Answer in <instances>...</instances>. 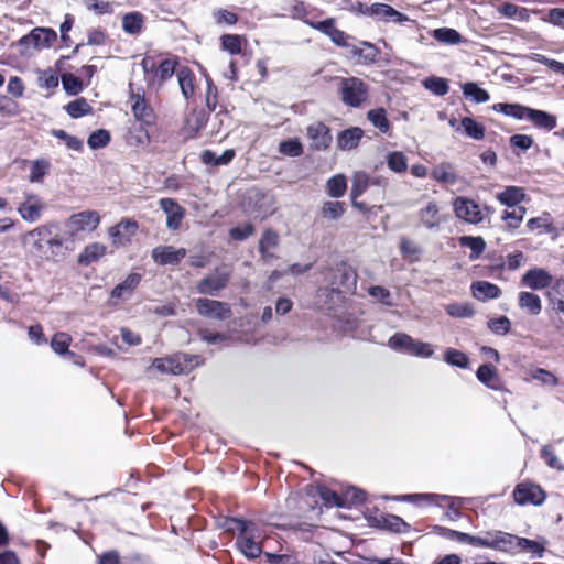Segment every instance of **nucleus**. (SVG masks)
<instances>
[{
    "instance_id": "b1692460",
    "label": "nucleus",
    "mask_w": 564,
    "mask_h": 564,
    "mask_svg": "<svg viewBox=\"0 0 564 564\" xmlns=\"http://www.w3.org/2000/svg\"><path fill=\"white\" fill-rule=\"evenodd\" d=\"M373 527L384 529L394 533H405L410 530V524L401 517L395 514H380L371 520Z\"/></svg>"
},
{
    "instance_id": "473e14b6",
    "label": "nucleus",
    "mask_w": 564,
    "mask_h": 564,
    "mask_svg": "<svg viewBox=\"0 0 564 564\" xmlns=\"http://www.w3.org/2000/svg\"><path fill=\"white\" fill-rule=\"evenodd\" d=\"M492 110L507 117L522 120L528 118L530 107L520 104L498 102L492 106Z\"/></svg>"
},
{
    "instance_id": "2f4dec72",
    "label": "nucleus",
    "mask_w": 564,
    "mask_h": 564,
    "mask_svg": "<svg viewBox=\"0 0 564 564\" xmlns=\"http://www.w3.org/2000/svg\"><path fill=\"white\" fill-rule=\"evenodd\" d=\"M496 198L507 207H518V204L525 199V193L522 187L507 186L496 195Z\"/></svg>"
},
{
    "instance_id": "0e129e2a",
    "label": "nucleus",
    "mask_w": 564,
    "mask_h": 564,
    "mask_svg": "<svg viewBox=\"0 0 564 564\" xmlns=\"http://www.w3.org/2000/svg\"><path fill=\"white\" fill-rule=\"evenodd\" d=\"M178 84L183 96L187 99L194 93L193 75L189 69L182 67L177 70Z\"/></svg>"
},
{
    "instance_id": "4468645a",
    "label": "nucleus",
    "mask_w": 564,
    "mask_h": 564,
    "mask_svg": "<svg viewBox=\"0 0 564 564\" xmlns=\"http://www.w3.org/2000/svg\"><path fill=\"white\" fill-rule=\"evenodd\" d=\"M357 273L348 265L338 267L333 275L330 292L348 293L356 289Z\"/></svg>"
},
{
    "instance_id": "0eeeda50",
    "label": "nucleus",
    "mask_w": 564,
    "mask_h": 564,
    "mask_svg": "<svg viewBox=\"0 0 564 564\" xmlns=\"http://www.w3.org/2000/svg\"><path fill=\"white\" fill-rule=\"evenodd\" d=\"M400 500L412 503H420L421 501H426L429 503H435L437 506H440L442 502H447V516L449 517L451 520H457L462 517V512L459 511L458 508H455V501H459V505H463L466 499L462 497L440 494H411L400 497Z\"/></svg>"
},
{
    "instance_id": "338daca9",
    "label": "nucleus",
    "mask_w": 564,
    "mask_h": 564,
    "mask_svg": "<svg viewBox=\"0 0 564 564\" xmlns=\"http://www.w3.org/2000/svg\"><path fill=\"white\" fill-rule=\"evenodd\" d=\"M90 105L84 99L79 98L74 101H70L66 106V111L72 118H79L82 116H85L87 113L91 112Z\"/></svg>"
},
{
    "instance_id": "e2e57ef3",
    "label": "nucleus",
    "mask_w": 564,
    "mask_h": 564,
    "mask_svg": "<svg viewBox=\"0 0 564 564\" xmlns=\"http://www.w3.org/2000/svg\"><path fill=\"white\" fill-rule=\"evenodd\" d=\"M487 327L491 333L498 336H505L511 330V321L507 316H499L490 318L487 322Z\"/></svg>"
},
{
    "instance_id": "49530a36",
    "label": "nucleus",
    "mask_w": 564,
    "mask_h": 564,
    "mask_svg": "<svg viewBox=\"0 0 564 564\" xmlns=\"http://www.w3.org/2000/svg\"><path fill=\"white\" fill-rule=\"evenodd\" d=\"M433 37L444 44L456 45L463 42V36L452 28H438L433 31Z\"/></svg>"
},
{
    "instance_id": "f704fd0d",
    "label": "nucleus",
    "mask_w": 564,
    "mask_h": 564,
    "mask_svg": "<svg viewBox=\"0 0 564 564\" xmlns=\"http://www.w3.org/2000/svg\"><path fill=\"white\" fill-rule=\"evenodd\" d=\"M463 96L475 104H484L490 99L489 93L475 82H467L462 86Z\"/></svg>"
},
{
    "instance_id": "7ed1b4c3",
    "label": "nucleus",
    "mask_w": 564,
    "mask_h": 564,
    "mask_svg": "<svg viewBox=\"0 0 564 564\" xmlns=\"http://www.w3.org/2000/svg\"><path fill=\"white\" fill-rule=\"evenodd\" d=\"M198 365V357L174 355L167 358H155L148 371L156 370L161 375H181L192 370Z\"/></svg>"
},
{
    "instance_id": "6ab92c4d",
    "label": "nucleus",
    "mask_w": 564,
    "mask_h": 564,
    "mask_svg": "<svg viewBox=\"0 0 564 564\" xmlns=\"http://www.w3.org/2000/svg\"><path fill=\"white\" fill-rule=\"evenodd\" d=\"M44 208L45 203L37 195L26 194L25 200L18 207V213L25 221L34 223L40 219Z\"/></svg>"
},
{
    "instance_id": "cd10ccee",
    "label": "nucleus",
    "mask_w": 564,
    "mask_h": 564,
    "mask_svg": "<svg viewBox=\"0 0 564 564\" xmlns=\"http://www.w3.org/2000/svg\"><path fill=\"white\" fill-rule=\"evenodd\" d=\"M362 135L364 131L358 127L345 129L337 135V147L344 151L356 149Z\"/></svg>"
},
{
    "instance_id": "c9c22d12",
    "label": "nucleus",
    "mask_w": 564,
    "mask_h": 564,
    "mask_svg": "<svg viewBox=\"0 0 564 564\" xmlns=\"http://www.w3.org/2000/svg\"><path fill=\"white\" fill-rule=\"evenodd\" d=\"M460 247L470 249L469 260H477L486 249V242L480 236H462L458 239Z\"/></svg>"
},
{
    "instance_id": "5fc2aeb1",
    "label": "nucleus",
    "mask_w": 564,
    "mask_h": 564,
    "mask_svg": "<svg viewBox=\"0 0 564 564\" xmlns=\"http://www.w3.org/2000/svg\"><path fill=\"white\" fill-rule=\"evenodd\" d=\"M50 169L51 163L45 159H37L33 161L30 169L29 181L31 183H41Z\"/></svg>"
},
{
    "instance_id": "4c0bfd02",
    "label": "nucleus",
    "mask_w": 564,
    "mask_h": 564,
    "mask_svg": "<svg viewBox=\"0 0 564 564\" xmlns=\"http://www.w3.org/2000/svg\"><path fill=\"white\" fill-rule=\"evenodd\" d=\"M132 112L138 120L149 123L152 119V110L148 107L144 97L140 94L131 91L130 96Z\"/></svg>"
},
{
    "instance_id": "f03ea898",
    "label": "nucleus",
    "mask_w": 564,
    "mask_h": 564,
    "mask_svg": "<svg viewBox=\"0 0 564 564\" xmlns=\"http://www.w3.org/2000/svg\"><path fill=\"white\" fill-rule=\"evenodd\" d=\"M338 93L344 105L359 108L368 99L369 87L358 77H340Z\"/></svg>"
},
{
    "instance_id": "680f3d73",
    "label": "nucleus",
    "mask_w": 564,
    "mask_h": 564,
    "mask_svg": "<svg viewBox=\"0 0 564 564\" xmlns=\"http://www.w3.org/2000/svg\"><path fill=\"white\" fill-rule=\"evenodd\" d=\"M525 213L527 209L524 207L518 206L512 210H505L501 219L506 221L508 228L517 229L521 225Z\"/></svg>"
},
{
    "instance_id": "09e8293b",
    "label": "nucleus",
    "mask_w": 564,
    "mask_h": 564,
    "mask_svg": "<svg viewBox=\"0 0 564 564\" xmlns=\"http://www.w3.org/2000/svg\"><path fill=\"white\" fill-rule=\"evenodd\" d=\"M425 89L434 94L435 96H445L449 90L448 80L443 77L430 76L423 80Z\"/></svg>"
},
{
    "instance_id": "c85d7f7f",
    "label": "nucleus",
    "mask_w": 564,
    "mask_h": 564,
    "mask_svg": "<svg viewBox=\"0 0 564 564\" xmlns=\"http://www.w3.org/2000/svg\"><path fill=\"white\" fill-rule=\"evenodd\" d=\"M142 280L141 274L130 273L126 280L116 285L111 291L112 299H128L132 295L133 291L138 288Z\"/></svg>"
},
{
    "instance_id": "6e6552de",
    "label": "nucleus",
    "mask_w": 564,
    "mask_h": 564,
    "mask_svg": "<svg viewBox=\"0 0 564 564\" xmlns=\"http://www.w3.org/2000/svg\"><path fill=\"white\" fill-rule=\"evenodd\" d=\"M100 223V216L95 210H84L72 215L66 227L69 235L74 238L79 237L83 234L94 231Z\"/></svg>"
},
{
    "instance_id": "e433bc0d",
    "label": "nucleus",
    "mask_w": 564,
    "mask_h": 564,
    "mask_svg": "<svg viewBox=\"0 0 564 564\" xmlns=\"http://www.w3.org/2000/svg\"><path fill=\"white\" fill-rule=\"evenodd\" d=\"M519 306L531 315H539L542 311L541 299L533 292L522 291L519 293Z\"/></svg>"
},
{
    "instance_id": "9b49d317",
    "label": "nucleus",
    "mask_w": 564,
    "mask_h": 564,
    "mask_svg": "<svg viewBox=\"0 0 564 564\" xmlns=\"http://www.w3.org/2000/svg\"><path fill=\"white\" fill-rule=\"evenodd\" d=\"M304 22L312 29L317 30L321 33H323L324 35H326L327 37H329V40L336 46L346 47V48L350 47L351 44L348 42L350 36L347 33H345L344 31H341L335 26V19L327 18L323 21L305 20Z\"/></svg>"
},
{
    "instance_id": "9d476101",
    "label": "nucleus",
    "mask_w": 564,
    "mask_h": 564,
    "mask_svg": "<svg viewBox=\"0 0 564 564\" xmlns=\"http://www.w3.org/2000/svg\"><path fill=\"white\" fill-rule=\"evenodd\" d=\"M512 496L514 502L519 506H541L546 499V494L541 486L532 482L518 484L513 489Z\"/></svg>"
},
{
    "instance_id": "864d4df0",
    "label": "nucleus",
    "mask_w": 564,
    "mask_h": 564,
    "mask_svg": "<svg viewBox=\"0 0 564 564\" xmlns=\"http://www.w3.org/2000/svg\"><path fill=\"white\" fill-rule=\"evenodd\" d=\"M370 186V176L366 172H356L352 177L350 198H359Z\"/></svg>"
},
{
    "instance_id": "412c9836",
    "label": "nucleus",
    "mask_w": 564,
    "mask_h": 564,
    "mask_svg": "<svg viewBox=\"0 0 564 564\" xmlns=\"http://www.w3.org/2000/svg\"><path fill=\"white\" fill-rule=\"evenodd\" d=\"M185 256L184 248L175 249L172 246H160L152 250V258L160 265L177 264Z\"/></svg>"
},
{
    "instance_id": "f8f14e48",
    "label": "nucleus",
    "mask_w": 564,
    "mask_h": 564,
    "mask_svg": "<svg viewBox=\"0 0 564 564\" xmlns=\"http://www.w3.org/2000/svg\"><path fill=\"white\" fill-rule=\"evenodd\" d=\"M257 524H249V530L236 538V546L247 560H256L262 554V546L256 541Z\"/></svg>"
},
{
    "instance_id": "423d86ee",
    "label": "nucleus",
    "mask_w": 564,
    "mask_h": 564,
    "mask_svg": "<svg viewBox=\"0 0 564 564\" xmlns=\"http://www.w3.org/2000/svg\"><path fill=\"white\" fill-rule=\"evenodd\" d=\"M547 296L551 324L561 335H564V280L556 281L549 290Z\"/></svg>"
},
{
    "instance_id": "052dcab7",
    "label": "nucleus",
    "mask_w": 564,
    "mask_h": 564,
    "mask_svg": "<svg viewBox=\"0 0 564 564\" xmlns=\"http://www.w3.org/2000/svg\"><path fill=\"white\" fill-rule=\"evenodd\" d=\"M279 152L286 156L296 158L303 154V145L297 138H290L280 142Z\"/></svg>"
},
{
    "instance_id": "a878e982",
    "label": "nucleus",
    "mask_w": 564,
    "mask_h": 564,
    "mask_svg": "<svg viewBox=\"0 0 564 564\" xmlns=\"http://www.w3.org/2000/svg\"><path fill=\"white\" fill-rule=\"evenodd\" d=\"M138 225L135 221L127 219L109 229V235L115 245H126L130 237L135 234Z\"/></svg>"
},
{
    "instance_id": "bb28decb",
    "label": "nucleus",
    "mask_w": 564,
    "mask_h": 564,
    "mask_svg": "<svg viewBox=\"0 0 564 564\" xmlns=\"http://www.w3.org/2000/svg\"><path fill=\"white\" fill-rule=\"evenodd\" d=\"M473 296L481 302L498 299L501 290L498 285L488 281H476L471 283Z\"/></svg>"
},
{
    "instance_id": "bf43d9fd",
    "label": "nucleus",
    "mask_w": 564,
    "mask_h": 564,
    "mask_svg": "<svg viewBox=\"0 0 564 564\" xmlns=\"http://www.w3.org/2000/svg\"><path fill=\"white\" fill-rule=\"evenodd\" d=\"M256 232V227L250 221L242 225L231 227L228 231L229 238L232 241H245Z\"/></svg>"
},
{
    "instance_id": "37998d69",
    "label": "nucleus",
    "mask_w": 564,
    "mask_h": 564,
    "mask_svg": "<svg viewBox=\"0 0 564 564\" xmlns=\"http://www.w3.org/2000/svg\"><path fill=\"white\" fill-rule=\"evenodd\" d=\"M460 127L463 128L464 133L474 140L479 141L485 137V127L471 117L462 118Z\"/></svg>"
},
{
    "instance_id": "a18cd8bd",
    "label": "nucleus",
    "mask_w": 564,
    "mask_h": 564,
    "mask_svg": "<svg viewBox=\"0 0 564 564\" xmlns=\"http://www.w3.org/2000/svg\"><path fill=\"white\" fill-rule=\"evenodd\" d=\"M326 191L332 198L343 197L347 191L346 177L343 174L332 176L326 183Z\"/></svg>"
},
{
    "instance_id": "13d9d810",
    "label": "nucleus",
    "mask_w": 564,
    "mask_h": 564,
    "mask_svg": "<svg viewBox=\"0 0 564 564\" xmlns=\"http://www.w3.org/2000/svg\"><path fill=\"white\" fill-rule=\"evenodd\" d=\"M387 165L394 173H403L408 170V159L401 151H392L387 155Z\"/></svg>"
},
{
    "instance_id": "a211bd4d",
    "label": "nucleus",
    "mask_w": 564,
    "mask_h": 564,
    "mask_svg": "<svg viewBox=\"0 0 564 564\" xmlns=\"http://www.w3.org/2000/svg\"><path fill=\"white\" fill-rule=\"evenodd\" d=\"M159 205L166 214V227L170 230H177L185 217V209L172 198H161Z\"/></svg>"
},
{
    "instance_id": "f257e3e1",
    "label": "nucleus",
    "mask_w": 564,
    "mask_h": 564,
    "mask_svg": "<svg viewBox=\"0 0 564 564\" xmlns=\"http://www.w3.org/2000/svg\"><path fill=\"white\" fill-rule=\"evenodd\" d=\"M245 213L261 220L268 218L275 212V198L269 191L250 188L246 192L242 199Z\"/></svg>"
},
{
    "instance_id": "7c9ffc66",
    "label": "nucleus",
    "mask_w": 564,
    "mask_h": 564,
    "mask_svg": "<svg viewBox=\"0 0 564 564\" xmlns=\"http://www.w3.org/2000/svg\"><path fill=\"white\" fill-rule=\"evenodd\" d=\"M421 224L430 230H437L441 224L440 209L435 202H430L425 208L419 212Z\"/></svg>"
},
{
    "instance_id": "4d7b16f0",
    "label": "nucleus",
    "mask_w": 564,
    "mask_h": 564,
    "mask_svg": "<svg viewBox=\"0 0 564 564\" xmlns=\"http://www.w3.org/2000/svg\"><path fill=\"white\" fill-rule=\"evenodd\" d=\"M143 17L139 12H131L122 18V28L129 34H139L142 30Z\"/></svg>"
},
{
    "instance_id": "20e7f679",
    "label": "nucleus",
    "mask_w": 564,
    "mask_h": 564,
    "mask_svg": "<svg viewBox=\"0 0 564 564\" xmlns=\"http://www.w3.org/2000/svg\"><path fill=\"white\" fill-rule=\"evenodd\" d=\"M498 541H502L500 542L502 546L497 547V551L500 552H512L514 549H519L530 552L533 558H541L545 551L544 545L535 540L520 538L503 531H498Z\"/></svg>"
},
{
    "instance_id": "79ce46f5",
    "label": "nucleus",
    "mask_w": 564,
    "mask_h": 564,
    "mask_svg": "<svg viewBox=\"0 0 564 564\" xmlns=\"http://www.w3.org/2000/svg\"><path fill=\"white\" fill-rule=\"evenodd\" d=\"M444 361L452 367L467 369L470 365L469 357L462 350L446 348L444 351Z\"/></svg>"
},
{
    "instance_id": "8fccbe9b",
    "label": "nucleus",
    "mask_w": 564,
    "mask_h": 564,
    "mask_svg": "<svg viewBox=\"0 0 564 564\" xmlns=\"http://www.w3.org/2000/svg\"><path fill=\"white\" fill-rule=\"evenodd\" d=\"M369 15L382 21H390L391 17H401V12L386 3H373L368 9Z\"/></svg>"
},
{
    "instance_id": "39448f33",
    "label": "nucleus",
    "mask_w": 564,
    "mask_h": 564,
    "mask_svg": "<svg viewBox=\"0 0 564 564\" xmlns=\"http://www.w3.org/2000/svg\"><path fill=\"white\" fill-rule=\"evenodd\" d=\"M441 534L452 541H456L459 543H466L473 546L479 547H488L497 551V547H500V542L498 541V531H488L485 533V536H475L465 532L456 531L453 529L438 527Z\"/></svg>"
},
{
    "instance_id": "ea45409f",
    "label": "nucleus",
    "mask_w": 564,
    "mask_h": 564,
    "mask_svg": "<svg viewBox=\"0 0 564 564\" xmlns=\"http://www.w3.org/2000/svg\"><path fill=\"white\" fill-rule=\"evenodd\" d=\"M413 343L412 336L405 333H395L389 338L388 346L395 351L410 355Z\"/></svg>"
},
{
    "instance_id": "6e6d98bb",
    "label": "nucleus",
    "mask_w": 564,
    "mask_h": 564,
    "mask_svg": "<svg viewBox=\"0 0 564 564\" xmlns=\"http://www.w3.org/2000/svg\"><path fill=\"white\" fill-rule=\"evenodd\" d=\"M318 497L323 500L325 507H338L343 508L344 502L341 500V495H338L336 491L332 490L326 486L317 487Z\"/></svg>"
},
{
    "instance_id": "aec40b11",
    "label": "nucleus",
    "mask_w": 564,
    "mask_h": 564,
    "mask_svg": "<svg viewBox=\"0 0 564 564\" xmlns=\"http://www.w3.org/2000/svg\"><path fill=\"white\" fill-rule=\"evenodd\" d=\"M553 276L542 268H532L528 270L521 279L522 285L532 290H543L551 286Z\"/></svg>"
},
{
    "instance_id": "4be33fe9",
    "label": "nucleus",
    "mask_w": 564,
    "mask_h": 564,
    "mask_svg": "<svg viewBox=\"0 0 564 564\" xmlns=\"http://www.w3.org/2000/svg\"><path fill=\"white\" fill-rule=\"evenodd\" d=\"M243 42L246 43L247 40L238 34H224L220 36V46L224 51L228 52L230 55L240 54L246 63H248L251 57V51L247 47H242Z\"/></svg>"
},
{
    "instance_id": "c756f323",
    "label": "nucleus",
    "mask_w": 564,
    "mask_h": 564,
    "mask_svg": "<svg viewBox=\"0 0 564 564\" xmlns=\"http://www.w3.org/2000/svg\"><path fill=\"white\" fill-rule=\"evenodd\" d=\"M527 120L531 121L534 127L546 131L553 130L557 124V119L554 115L533 108H530Z\"/></svg>"
},
{
    "instance_id": "72a5a7b5",
    "label": "nucleus",
    "mask_w": 564,
    "mask_h": 564,
    "mask_svg": "<svg viewBox=\"0 0 564 564\" xmlns=\"http://www.w3.org/2000/svg\"><path fill=\"white\" fill-rule=\"evenodd\" d=\"M279 245V235L275 230L268 228L265 229L259 240V252L263 260L273 258V254L269 252L270 248H275Z\"/></svg>"
},
{
    "instance_id": "a19ab883",
    "label": "nucleus",
    "mask_w": 564,
    "mask_h": 564,
    "mask_svg": "<svg viewBox=\"0 0 564 564\" xmlns=\"http://www.w3.org/2000/svg\"><path fill=\"white\" fill-rule=\"evenodd\" d=\"M367 119L381 133H387L390 130L391 124H390V121L387 118V111L382 107L369 110L367 112Z\"/></svg>"
},
{
    "instance_id": "c03bdc74",
    "label": "nucleus",
    "mask_w": 564,
    "mask_h": 564,
    "mask_svg": "<svg viewBox=\"0 0 564 564\" xmlns=\"http://www.w3.org/2000/svg\"><path fill=\"white\" fill-rule=\"evenodd\" d=\"M432 176L437 182L452 185L455 184L458 180L456 173L454 172L453 165L446 162L436 165L432 172Z\"/></svg>"
},
{
    "instance_id": "1a4fd4ad",
    "label": "nucleus",
    "mask_w": 564,
    "mask_h": 564,
    "mask_svg": "<svg viewBox=\"0 0 564 564\" xmlns=\"http://www.w3.org/2000/svg\"><path fill=\"white\" fill-rule=\"evenodd\" d=\"M452 205L455 216L465 223L478 225L485 218L480 206L469 197L458 196L453 200Z\"/></svg>"
},
{
    "instance_id": "58836bf2",
    "label": "nucleus",
    "mask_w": 564,
    "mask_h": 564,
    "mask_svg": "<svg viewBox=\"0 0 564 564\" xmlns=\"http://www.w3.org/2000/svg\"><path fill=\"white\" fill-rule=\"evenodd\" d=\"M107 247L102 243L95 242L87 246L82 253L78 256V263L83 265H89L90 263L98 261L105 256Z\"/></svg>"
},
{
    "instance_id": "5701e85b",
    "label": "nucleus",
    "mask_w": 564,
    "mask_h": 564,
    "mask_svg": "<svg viewBox=\"0 0 564 564\" xmlns=\"http://www.w3.org/2000/svg\"><path fill=\"white\" fill-rule=\"evenodd\" d=\"M249 524L256 523L236 517L214 516V528L224 529L226 532L236 534L237 536L249 530Z\"/></svg>"
},
{
    "instance_id": "2eb2a0df",
    "label": "nucleus",
    "mask_w": 564,
    "mask_h": 564,
    "mask_svg": "<svg viewBox=\"0 0 564 564\" xmlns=\"http://www.w3.org/2000/svg\"><path fill=\"white\" fill-rule=\"evenodd\" d=\"M379 48L370 42L361 41L358 44H351L348 48L349 57L359 65L375 64L379 56Z\"/></svg>"
},
{
    "instance_id": "ddd939ff",
    "label": "nucleus",
    "mask_w": 564,
    "mask_h": 564,
    "mask_svg": "<svg viewBox=\"0 0 564 564\" xmlns=\"http://www.w3.org/2000/svg\"><path fill=\"white\" fill-rule=\"evenodd\" d=\"M57 40V34L53 29L35 28L28 35L19 40V45L24 47L32 46L35 50L50 47Z\"/></svg>"
},
{
    "instance_id": "393cba45",
    "label": "nucleus",
    "mask_w": 564,
    "mask_h": 564,
    "mask_svg": "<svg viewBox=\"0 0 564 564\" xmlns=\"http://www.w3.org/2000/svg\"><path fill=\"white\" fill-rule=\"evenodd\" d=\"M476 377L487 388L501 391L503 389V382L498 375L497 369L490 364H482L476 371Z\"/></svg>"
},
{
    "instance_id": "de8ad7c7",
    "label": "nucleus",
    "mask_w": 564,
    "mask_h": 564,
    "mask_svg": "<svg viewBox=\"0 0 564 564\" xmlns=\"http://www.w3.org/2000/svg\"><path fill=\"white\" fill-rule=\"evenodd\" d=\"M346 212L345 203L338 200H327L322 206V217L327 220H338Z\"/></svg>"
},
{
    "instance_id": "3c124183",
    "label": "nucleus",
    "mask_w": 564,
    "mask_h": 564,
    "mask_svg": "<svg viewBox=\"0 0 564 564\" xmlns=\"http://www.w3.org/2000/svg\"><path fill=\"white\" fill-rule=\"evenodd\" d=\"M208 117L204 111H193L186 119V132L188 137H194L203 127L207 124Z\"/></svg>"
},
{
    "instance_id": "603ef678",
    "label": "nucleus",
    "mask_w": 564,
    "mask_h": 564,
    "mask_svg": "<svg viewBox=\"0 0 564 564\" xmlns=\"http://www.w3.org/2000/svg\"><path fill=\"white\" fill-rule=\"evenodd\" d=\"M367 499V492L357 487L350 486L341 494V500L344 502L343 508H350L355 505L364 503Z\"/></svg>"
},
{
    "instance_id": "dca6fc26",
    "label": "nucleus",
    "mask_w": 564,
    "mask_h": 564,
    "mask_svg": "<svg viewBox=\"0 0 564 564\" xmlns=\"http://www.w3.org/2000/svg\"><path fill=\"white\" fill-rule=\"evenodd\" d=\"M54 225H44L36 227L33 230L28 231L22 237V243L31 248L35 253H42L47 242L51 239V229H54Z\"/></svg>"
},
{
    "instance_id": "774afa93",
    "label": "nucleus",
    "mask_w": 564,
    "mask_h": 564,
    "mask_svg": "<svg viewBox=\"0 0 564 564\" xmlns=\"http://www.w3.org/2000/svg\"><path fill=\"white\" fill-rule=\"evenodd\" d=\"M541 458L545 462V464L552 468L556 469L558 471L564 470V465L558 459V457L555 454V451L551 445H544L541 449Z\"/></svg>"
},
{
    "instance_id": "f3484780",
    "label": "nucleus",
    "mask_w": 564,
    "mask_h": 564,
    "mask_svg": "<svg viewBox=\"0 0 564 564\" xmlns=\"http://www.w3.org/2000/svg\"><path fill=\"white\" fill-rule=\"evenodd\" d=\"M307 137L311 140V149L314 151H324L332 143L329 128L323 122H314L307 127Z\"/></svg>"
},
{
    "instance_id": "69168bd1",
    "label": "nucleus",
    "mask_w": 564,
    "mask_h": 564,
    "mask_svg": "<svg viewBox=\"0 0 564 564\" xmlns=\"http://www.w3.org/2000/svg\"><path fill=\"white\" fill-rule=\"evenodd\" d=\"M70 341H72V337L67 333H63V332L56 333L51 340V347L58 355H63V354L67 352L70 356H74L73 352L68 351Z\"/></svg>"
}]
</instances>
